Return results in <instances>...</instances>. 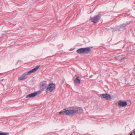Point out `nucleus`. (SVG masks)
Segmentation results:
<instances>
[{
	"label": "nucleus",
	"instance_id": "7ed1b4c3",
	"mask_svg": "<svg viewBox=\"0 0 135 135\" xmlns=\"http://www.w3.org/2000/svg\"><path fill=\"white\" fill-rule=\"evenodd\" d=\"M55 84L51 83L47 86L46 88V90L49 91L50 92H52L55 90Z\"/></svg>",
	"mask_w": 135,
	"mask_h": 135
},
{
	"label": "nucleus",
	"instance_id": "aec40b11",
	"mask_svg": "<svg viewBox=\"0 0 135 135\" xmlns=\"http://www.w3.org/2000/svg\"><path fill=\"white\" fill-rule=\"evenodd\" d=\"M77 76V75H75V76H74V78L75 77H76Z\"/></svg>",
	"mask_w": 135,
	"mask_h": 135
},
{
	"label": "nucleus",
	"instance_id": "f257e3e1",
	"mask_svg": "<svg viewBox=\"0 0 135 135\" xmlns=\"http://www.w3.org/2000/svg\"><path fill=\"white\" fill-rule=\"evenodd\" d=\"M83 112L82 108L78 107H73L68 110L64 109V111H61L60 114L66 115H71L72 116L76 115L78 113Z\"/></svg>",
	"mask_w": 135,
	"mask_h": 135
},
{
	"label": "nucleus",
	"instance_id": "412c9836",
	"mask_svg": "<svg viewBox=\"0 0 135 135\" xmlns=\"http://www.w3.org/2000/svg\"><path fill=\"white\" fill-rule=\"evenodd\" d=\"M3 79H2V81H3Z\"/></svg>",
	"mask_w": 135,
	"mask_h": 135
},
{
	"label": "nucleus",
	"instance_id": "9b49d317",
	"mask_svg": "<svg viewBox=\"0 0 135 135\" xmlns=\"http://www.w3.org/2000/svg\"><path fill=\"white\" fill-rule=\"evenodd\" d=\"M76 52L80 55H84V51L83 48H81L78 49L76 51Z\"/></svg>",
	"mask_w": 135,
	"mask_h": 135
},
{
	"label": "nucleus",
	"instance_id": "20e7f679",
	"mask_svg": "<svg viewBox=\"0 0 135 135\" xmlns=\"http://www.w3.org/2000/svg\"><path fill=\"white\" fill-rule=\"evenodd\" d=\"M99 96L102 98H104L107 100H108L111 97V95L109 94L105 93L100 94Z\"/></svg>",
	"mask_w": 135,
	"mask_h": 135
},
{
	"label": "nucleus",
	"instance_id": "423d86ee",
	"mask_svg": "<svg viewBox=\"0 0 135 135\" xmlns=\"http://www.w3.org/2000/svg\"><path fill=\"white\" fill-rule=\"evenodd\" d=\"M47 86V83L46 81H44L41 83V86L40 87V89L42 91H43L44 89L46 88Z\"/></svg>",
	"mask_w": 135,
	"mask_h": 135
},
{
	"label": "nucleus",
	"instance_id": "0eeeda50",
	"mask_svg": "<svg viewBox=\"0 0 135 135\" xmlns=\"http://www.w3.org/2000/svg\"><path fill=\"white\" fill-rule=\"evenodd\" d=\"M118 104L120 106L125 107L127 105V103L126 101L120 100L118 102Z\"/></svg>",
	"mask_w": 135,
	"mask_h": 135
},
{
	"label": "nucleus",
	"instance_id": "f8f14e48",
	"mask_svg": "<svg viewBox=\"0 0 135 135\" xmlns=\"http://www.w3.org/2000/svg\"><path fill=\"white\" fill-rule=\"evenodd\" d=\"M79 76H77L75 79L74 81L76 83H77L79 84L80 83V80L79 79Z\"/></svg>",
	"mask_w": 135,
	"mask_h": 135
},
{
	"label": "nucleus",
	"instance_id": "6ab92c4d",
	"mask_svg": "<svg viewBox=\"0 0 135 135\" xmlns=\"http://www.w3.org/2000/svg\"><path fill=\"white\" fill-rule=\"evenodd\" d=\"M133 69V70H135V65H134V69Z\"/></svg>",
	"mask_w": 135,
	"mask_h": 135
},
{
	"label": "nucleus",
	"instance_id": "ddd939ff",
	"mask_svg": "<svg viewBox=\"0 0 135 135\" xmlns=\"http://www.w3.org/2000/svg\"><path fill=\"white\" fill-rule=\"evenodd\" d=\"M8 134V133L5 132H2L0 133V135H7Z\"/></svg>",
	"mask_w": 135,
	"mask_h": 135
},
{
	"label": "nucleus",
	"instance_id": "a211bd4d",
	"mask_svg": "<svg viewBox=\"0 0 135 135\" xmlns=\"http://www.w3.org/2000/svg\"><path fill=\"white\" fill-rule=\"evenodd\" d=\"M126 59V58L125 57H124L122 59V60H124V59Z\"/></svg>",
	"mask_w": 135,
	"mask_h": 135
},
{
	"label": "nucleus",
	"instance_id": "1a4fd4ad",
	"mask_svg": "<svg viewBox=\"0 0 135 135\" xmlns=\"http://www.w3.org/2000/svg\"><path fill=\"white\" fill-rule=\"evenodd\" d=\"M38 93V92L37 91L33 93H31L27 96L26 98H33L36 96Z\"/></svg>",
	"mask_w": 135,
	"mask_h": 135
},
{
	"label": "nucleus",
	"instance_id": "9d476101",
	"mask_svg": "<svg viewBox=\"0 0 135 135\" xmlns=\"http://www.w3.org/2000/svg\"><path fill=\"white\" fill-rule=\"evenodd\" d=\"M27 76L25 73L23 74L22 76L19 77L18 79L20 80H23L27 78Z\"/></svg>",
	"mask_w": 135,
	"mask_h": 135
},
{
	"label": "nucleus",
	"instance_id": "2eb2a0df",
	"mask_svg": "<svg viewBox=\"0 0 135 135\" xmlns=\"http://www.w3.org/2000/svg\"><path fill=\"white\" fill-rule=\"evenodd\" d=\"M134 130V131L133 132V134H134V135H135V129Z\"/></svg>",
	"mask_w": 135,
	"mask_h": 135
},
{
	"label": "nucleus",
	"instance_id": "4468645a",
	"mask_svg": "<svg viewBox=\"0 0 135 135\" xmlns=\"http://www.w3.org/2000/svg\"><path fill=\"white\" fill-rule=\"evenodd\" d=\"M127 26V25L126 24H123L120 25V27L123 28V27H125L126 26Z\"/></svg>",
	"mask_w": 135,
	"mask_h": 135
},
{
	"label": "nucleus",
	"instance_id": "39448f33",
	"mask_svg": "<svg viewBox=\"0 0 135 135\" xmlns=\"http://www.w3.org/2000/svg\"><path fill=\"white\" fill-rule=\"evenodd\" d=\"M40 66V65L37 66L28 72H25V73L26 74V75H27L31 73L35 72L36 71H37V70L38 69Z\"/></svg>",
	"mask_w": 135,
	"mask_h": 135
},
{
	"label": "nucleus",
	"instance_id": "f3484780",
	"mask_svg": "<svg viewBox=\"0 0 135 135\" xmlns=\"http://www.w3.org/2000/svg\"><path fill=\"white\" fill-rule=\"evenodd\" d=\"M133 132L131 133L129 135H133Z\"/></svg>",
	"mask_w": 135,
	"mask_h": 135
},
{
	"label": "nucleus",
	"instance_id": "6e6552de",
	"mask_svg": "<svg viewBox=\"0 0 135 135\" xmlns=\"http://www.w3.org/2000/svg\"><path fill=\"white\" fill-rule=\"evenodd\" d=\"M83 49L84 51V55L87 54L91 52V49L89 47L83 48Z\"/></svg>",
	"mask_w": 135,
	"mask_h": 135
},
{
	"label": "nucleus",
	"instance_id": "dca6fc26",
	"mask_svg": "<svg viewBox=\"0 0 135 135\" xmlns=\"http://www.w3.org/2000/svg\"><path fill=\"white\" fill-rule=\"evenodd\" d=\"M19 60H18V61L16 63V64H17L19 62Z\"/></svg>",
	"mask_w": 135,
	"mask_h": 135
},
{
	"label": "nucleus",
	"instance_id": "f03ea898",
	"mask_svg": "<svg viewBox=\"0 0 135 135\" xmlns=\"http://www.w3.org/2000/svg\"><path fill=\"white\" fill-rule=\"evenodd\" d=\"M102 14L101 12H99L97 15L95 16L94 17H90V20H91V22L94 23H98L100 20Z\"/></svg>",
	"mask_w": 135,
	"mask_h": 135
}]
</instances>
